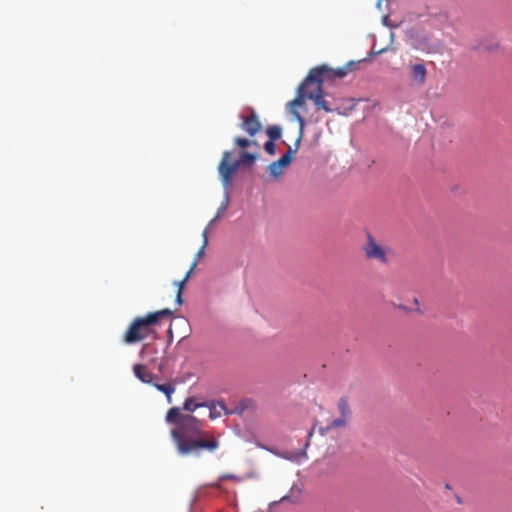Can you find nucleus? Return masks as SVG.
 <instances>
[{"label":"nucleus","instance_id":"f257e3e1","mask_svg":"<svg viewBox=\"0 0 512 512\" xmlns=\"http://www.w3.org/2000/svg\"><path fill=\"white\" fill-rule=\"evenodd\" d=\"M165 420L175 425L171 430V438L180 455L199 456L200 450L213 453L219 448L218 439L202 429L201 421L193 415L181 414L180 408H170Z\"/></svg>","mask_w":512,"mask_h":512},{"label":"nucleus","instance_id":"f03ea898","mask_svg":"<svg viewBox=\"0 0 512 512\" xmlns=\"http://www.w3.org/2000/svg\"><path fill=\"white\" fill-rule=\"evenodd\" d=\"M172 314L173 312L166 308L151 312L143 317L135 318L125 332L123 341L126 344H133L144 340L153 332L152 327L157 324L161 318L170 317Z\"/></svg>","mask_w":512,"mask_h":512},{"label":"nucleus","instance_id":"7ed1b4c3","mask_svg":"<svg viewBox=\"0 0 512 512\" xmlns=\"http://www.w3.org/2000/svg\"><path fill=\"white\" fill-rule=\"evenodd\" d=\"M309 86H311V84L305 85V82H302L298 87L297 96L288 104L290 112L300 125V133L302 134L305 121L296 108L303 106L306 99L313 100L317 109H322L326 112L332 111L328 103L323 99V87H320V84H315L313 90L305 91Z\"/></svg>","mask_w":512,"mask_h":512},{"label":"nucleus","instance_id":"20e7f679","mask_svg":"<svg viewBox=\"0 0 512 512\" xmlns=\"http://www.w3.org/2000/svg\"><path fill=\"white\" fill-rule=\"evenodd\" d=\"M257 157V151L254 153L243 151L240 153L238 160L230 162L231 152L225 151L218 167L223 185L228 187L231 184L232 177L237 172L238 168L241 165H251L255 162Z\"/></svg>","mask_w":512,"mask_h":512},{"label":"nucleus","instance_id":"39448f33","mask_svg":"<svg viewBox=\"0 0 512 512\" xmlns=\"http://www.w3.org/2000/svg\"><path fill=\"white\" fill-rule=\"evenodd\" d=\"M354 66L355 63L353 62L336 69L330 68L325 64L320 65L312 68L303 82H305V85L311 84L315 86V84H320V87H323L325 81L344 78Z\"/></svg>","mask_w":512,"mask_h":512},{"label":"nucleus","instance_id":"423d86ee","mask_svg":"<svg viewBox=\"0 0 512 512\" xmlns=\"http://www.w3.org/2000/svg\"><path fill=\"white\" fill-rule=\"evenodd\" d=\"M363 252L365 257L369 260H376L382 264H387L389 262V249L379 244L371 234L367 235V242L363 246Z\"/></svg>","mask_w":512,"mask_h":512},{"label":"nucleus","instance_id":"0eeeda50","mask_svg":"<svg viewBox=\"0 0 512 512\" xmlns=\"http://www.w3.org/2000/svg\"><path fill=\"white\" fill-rule=\"evenodd\" d=\"M301 139L302 133L299 134L294 149L289 147L288 151L281 158L269 165L268 169L273 177L277 178L283 174V169L290 164L293 154L297 152Z\"/></svg>","mask_w":512,"mask_h":512},{"label":"nucleus","instance_id":"6e6552de","mask_svg":"<svg viewBox=\"0 0 512 512\" xmlns=\"http://www.w3.org/2000/svg\"><path fill=\"white\" fill-rule=\"evenodd\" d=\"M338 410L341 416L335 420H333L325 429H321V433L324 434L325 431H328L333 428H343L347 425L348 419L351 415V410L349 407V403L346 398H341L337 404Z\"/></svg>","mask_w":512,"mask_h":512},{"label":"nucleus","instance_id":"1a4fd4ad","mask_svg":"<svg viewBox=\"0 0 512 512\" xmlns=\"http://www.w3.org/2000/svg\"><path fill=\"white\" fill-rule=\"evenodd\" d=\"M241 128L250 136L256 135L262 128V125L254 112L249 116L242 117Z\"/></svg>","mask_w":512,"mask_h":512},{"label":"nucleus","instance_id":"9d476101","mask_svg":"<svg viewBox=\"0 0 512 512\" xmlns=\"http://www.w3.org/2000/svg\"><path fill=\"white\" fill-rule=\"evenodd\" d=\"M204 407L209 409V418L215 420L220 418L222 414H231L223 401H205Z\"/></svg>","mask_w":512,"mask_h":512},{"label":"nucleus","instance_id":"9b49d317","mask_svg":"<svg viewBox=\"0 0 512 512\" xmlns=\"http://www.w3.org/2000/svg\"><path fill=\"white\" fill-rule=\"evenodd\" d=\"M410 69L412 80L418 85H423L427 75L425 65L423 63L413 64L410 66Z\"/></svg>","mask_w":512,"mask_h":512},{"label":"nucleus","instance_id":"f8f14e48","mask_svg":"<svg viewBox=\"0 0 512 512\" xmlns=\"http://www.w3.org/2000/svg\"><path fill=\"white\" fill-rule=\"evenodd\" d=\"M134 375L143 383H151L153 375L142 364H135L133 366Z\"/></svg>","mask_w":512,"mask_h":512},{"label":"nucleus","instance_id":"ddd939ff","mask_svg":"<svg viewBox=\"0 0 512 512\" xmlns=\"http://www.w3.org/2000/svg\"><path fill=\"white\" fill-rule=\"evenodd\" d=\"M200 407H204V402H197L195 397H188L184 401L182 409L188 412H194Z\"/></svg>","mask_w":512,"mask_h":512},{"label":"nucleus","instance_id":"4468645a","mask_svg":"<svg viewBox=\"0 0 512 512\" xmlns=\"http://www.w3.org/2000/svg\"><path fill=\"white\" fill-rule=\"evenodd\" d=\"M234 143L236 146H238L242 149L249 148L251 146H254L256 148V150L259 149V144L255 140H249V139L242 138V137H236L234 139Z\"/></svg>","mask_w":512,"mask_h":512},{"label":"nucleus","instance_id":"2eb2a0df","mask_svg":"<svg viewBox=\"0 0 512 512\" xmlns=\"http://www.w3.org/2000/svg\"><path fill=\"white\" fill-rule=\"evenodd\" d=\"M155 387L166 395L168 403L172 402V394L175 391V387L172 384H155Z\"/></svg>","mask_w":512,"mask_h":512},{"label":"nucleus","instance_id":"dca6fc26","mask_svg":"<svg viewBox=\"0 0 512 512\" xmlns=\"http://www.w3.org/2000/svg\"><path fill=\"white\" fill-rule=\"evenodd\" d=\"M281 128L279 126H270L266 130V134L269 137V140L275 141L281 137Z\"/></svg>","mask_w":512,"mask_h":512},{"label":"nucleus","instance_id":"f3484780","mask_svg":"<svg viewBox=\"0 0 512 512\" xmlns=\"http://www.w3.org/2000/svg\"><path fill=\"white\" fill-rule=\"evenodd\" d=\"M186 280H181V281H178V282H175V285L177 286L178 288V291H177V296H176V303L180 306L182 305L183 303V300H182V292H183V289L185 287V284H186Z\"/></svg>","mask_w":512,"mask_h":512},{"label":"nucleus","instance_id":"a211bd4d","mask_svg":"<svg viewBox=\"0 0 512 512\" xmlns=\"http://www.w3.org/2000/svg\"><path fill=\"white\" fill-rule=\"evenodd\" d=\"M202 237H203V244H202L201 248L199 249V251L196 254L197 258H201V257L204 256L205 248L208 245V227H206L204 229V231L202 233Z\"/></svg>","mask_w":512,"mask_h":512},{"label":"nucleus","instance_id":"6ab92c4d","mask_svg":"<svg viewBox=\"0 0 512 512\" xmlns=\"http://www.w3.org/2000/svg\"><path fill=\"white\" fill-rule=\"evenodd\" d=\"M264 149L265 151L270 154V155H274L275 152H276V146H275V143L274 141L272 140H268L265 144H264Z\"/></svg>","mask_w":512,"mask_h":512},{"label":"nucleus","instance_id":"aec40b11","mask_svg":"<svg viewBox=\"0 0 512 512\" xmlns=\"http://www.w3.org/2000/svg\"><path fill=\"white\" fill-rule=\"evenodd\" d=\"M197 266V262L194 261L189 269V271L186 273L185 277H184V280L188 281V279L191 277L193 271L195 270Z\"/></svg>","mask_w":512,"mask_h":512},{"label":"nucleus","instance_id":"412c9836","mask_svg":"<svg viewBox=\"0 0 512 512\" xmlns=\"http://www.w3.org/2000/svg\"><path fill=\"white\" fill-rule=\"evenodd\" d=\"M235 478H236V477H235L234 475H229V474H227V475H223V476L221 477V479H222V480H228V479H229V480H230V479H231V480H233V479H235Z\"/></svg>","mask_w":512,"mask_h":512},{"label":"nucleus","instance_id":"4be33fe9","mask_svg":"<svg viewBox=\"0 0 512 512\" xmlns=\"http://www.w3.org/2000/svg\"><path fill=\"white\" fill-rule=\"evenodd\" d=\"M288 498H289L288 496H284V497H282V498H281V502H285L286 500H288Z\"/></svg>","mask_w":512,"mask_h":512},{"label":"nucleus","instance_id":"5701e85b","mask_svg":"<svg viewBox=\"0 0 512 512\" xmlns=\"http://www.w3.org/2000/svg\"><path fill=\"white\" fill-rule=\"evenodd\" d=\"M313 88H314V86H313V85H311V86L307 87V88L305 89V91L313 90Z\"/></svg>","mask_w":512,"mask_h":512},{"label":"nucleus","instance_id":"b1692460","mask_svg":"<svg viewBox=\"0 0 512 512\" xmlns=\"http://www.w3.org/2000/svg\"><path fill=\"white\" fill-rule=\"evenodd\" d=\"M217 218H219V213H218V214L216 215V217L211 221L210 225H211L214 221H216V219H217Z\"/></svg>","mask_w":512,"mask_h":512},{"label":"nucleus","instance_id":"393cba45","mask_svg":"<svg viewBox=\"0 0 512 512\" xmlns=\"http://www.w3.org/2000/svg\"><path fill=\"white\" fill-rule=\"evenodd\" d=\"M313 435V431L311 430L309 433H308V438H311Z\"/></svg>","mask_w":512,"mask_h":512},{"label":"nucleus","instance_id":"a878e982","mask_svg":"<svg viewBox=\"0 0 512 512\" xmlns=\"http://www.w3.org/2000/svg\"><path fill=\"white\" fill-rule=\"evenodd\" d=\"M301 456L306 457L305 451L301 452Z\"/></svg>","mask_w":512,"mask_h":512}]
</instances>
